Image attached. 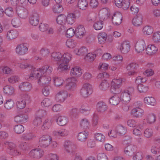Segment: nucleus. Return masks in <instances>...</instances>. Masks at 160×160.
<instances>
[{"label":"nucleus","mask_w":160,"mask_h":160,"mask_svg":"<svg viewBox=\"0 0 160 160\" xmlns=\"http://www.w3.org/2000/svg\"><path fill=\"white\" fill-rule=\"evenodd\" d=\"M52 58L58 62L59 64L58 69L64 70L68 68V64L71 58V55L68 52L65 53L63 55L59 52H53L52 53Z\"/></svg>","instance_id":"obj_1"},{"label":"nucleus","mask_w":160,"mask_h":160,"mask_svg":"<svg viewBox=\"0 0 160 160\" xmlns=\"http://www.w3.org/2000/svg\"><path fill=\"white\" fill-rule=\"evenodd\" d=\"M4 144L8 147L7 152L10 154L16 156L21 154V152L16 148V145L14 143L6 142H4Z\"/></svg>","instance_id":"obj_2"},{"label":"nucleus","mask_w":160,"mask_h":160,"mask_svg":"<svg viewBox=\"0 0 160 160\" xmlns=\"http://www.w3.org/2000/svg\"><path fill=\"white\" fill-rule=\"evenodd\" d=\"M92 87L91 84L88 83H85L81 89L80 93L82 97L87 98L91 94Z\"/></svg>","instance_id":"obj_3"},{"label":"nucleus","mask_w":160,"mask_h":160,"mask_svg":"<svg viewBox=\"0 0 160 160\" xmlns=\"http://www.w3.org/2000/svg\"><path fill=\"white\" fill-rule=\"evenodd\" d=\"M52 140V138L48 135H44L39 140V145L40 147L44 148L48 147Z\"/></svg>","instance_id":"obj_4"},{"label":"nucleus","mask_w":160,"mask_h":160,"mask_svg":"<svg viewBox=\"0 0 160 160\" xmlns=\"http://www.w3.org/2000/svg\"><path fill=\"white\" fill-rule=\"evenodd\" d=\"M66 16L64 15L61 14L58 16L56 20L58 23L61 25L60 28L61 29L65 30L68 28L67 27Z\"/></svg>","instance_id":"obj_5"},{"label":"nucleus","mask_w":160,"mask_h":160,"mask_svg":"<svg viewBox=\"0 0 160 160\" xmlns=\"http://www.w3.org/2000/svg\"><path fill=\"white\" fill-rule=\"evenodd\" d=\"M31 72L29 78L31 79L35 78L39 79L41 76H42V68H36L33 67V68L31 69Z\"/></svg>","instance_id":"obj_6"},{"label":"nucleus","mask_w":160,"mask_h":160,"mask_svg":"<svg viewBox=\"0 0 160 160\" xmlns=\"http://www.w3.org/2000/svg\"><path fill=\"white\" fill-rule=\"evenodd\" d=\"M43 154V151L40 148L32 149L29 153V155L31 157L37 159L41 158Z\"/></svg>","instance_id":"obj_7"},{"label":"nucleus","mask_w":160,"mask_h":160,"mask_svg":"<svg viewBox=\"0 0 160 160\" xmlns=\"http://www.w3.org/2000/svg\"><path fill=\"white\" fill-rule=\"evenodd\" d=\"M146 48L145 43L144 40L139 41L137 42L135 46L136 52L141 53Z\"/></svg>","instance_id":"obj_8"},{"label":"nucleus","mask_w":160,"mask_h":160,"mask_svg":"<svg viewBox=\"0 0 160 160\" xmlns=\"http://www.w3.org/2000/svg\"><path fill=\"white\" fill-rule=\"evenodd\" d=\"M130 46L128 41H124L122 42L120 46V50L122 53L125 54L130 50Z\"/></svg>","instance_id":"obj_9"},{"label":"nucleus","mask_w":160,"mask_h":160,"mask_svg":"<svg viewBox=\"0 0 160 160\" xmlns=\"http://www.w3.org/2000/svg\"><path fill=\"white\" fill-rule=\"evenodd\" d=\"M28 49L26 44L22 43L17 46L16 49V52L19 55H23L26 53Z\"/></svg>","instance_id":"obj_10"},{"label":"nucleus","mask_w":160,"mask_h":160,"mask_svg":"<svg viewBox=\"0 0 160 160\" xmlns=\"http://www.w3.org/2000/svg\"><path fill=\"white\" fill-rule=\"evenodd\" d=\"M112 23L116 25L121 24L122 22V14L119 12H115L112 17Z\"/></svg>","instance_id":"obj_11"},{"label":"nucleus","mask_w":160,"mask_h":160,"mask_svg":"<svg viewBox=\"0 0 160 160\" xmlns=\"http://www.w3.org/2000/svg\"><path fill=\"white\" fill-rule=\"evenodd\" d=\"M86 33V30L83 25H79L75 30L76 36L79 38L83 37L85 35Z\"/></svg>","instance_id":"obj_12"},{"label":"nucleus","mask_w":160,"mask_h":160,"mask_svg":"<svg viewBox=\"0 0 160 160\" xmlns=\"http://www.w3.org/2000/svg\"><path fill=\"white\" fill-rule=\"evenodd\" d=\"M67 96V92L66 91L61 90L56 94V99L58 102H63Z\"/></svg>","instance_id":"obj_13"},{"label":"nucleus","mask_w":160,"mask_h":160,"mask_svg":"<svg viewBox=\"0 0 160 160\" xmlns=\"http://www.w3.org/2000/svg\"><path fill=\"white\" fill-rule=\"evenodd\" d=\"M51 78L49 76L43 75L41 76L38 80V83L40 85H44L45 86H48L51 81Z\"/></svg>","instance_id":"obj_14"},{"label":"nucleus","mask_w":160,"mask_h":160,"mask_svg":"<svg viewBox=\"0 0 160 160\" xmlns=\"http://www.w3.org/2000/svg\"><path fill=\"white\" fill-rule=\"evenodd\" d=\"M39 20L38 14L34 13L31 15L29 18V22L32 26H35L38 24Z\"/></svg>","instance_id":"obj_15"},{"label":"nucleus","mask_w":160,"mask_h":160,"mask_svg":"<svg viewBox=\"0 0 160 160\" xmlns=\"http://www.w3.org/2000/svg\"><path fill=\"white\" fill-rule=\"evenodd\" d=\"M131 93L128 90H126L122 92L121 95V100L124 102H129L131 100Z\"/></svg>","instance_id":"obj_16"},{"label":"nucleus","mask_w":160,"mask_h":160,"mask_svg":"<svg viewBox=\"0 0 160 160\" xmlns=\"http://www.w3.org/2000/svg\"><path fill=\"white\" fill-rule=\"evenodd\" d=\"M146 53L149 55H154L158 51V48L153 45H149L146 48Z\"/></svg>","instance_id":"obj_17"},{"label":"nucleus","mask_w":160,"mask_h":160,"mask_svg":"<svg viewBox=\"0 0 160 160\" xmlns=\"http://www.w3.org/2000/svg\"><path fill=\"white\" fill-rule=\"evenodd\" d=\"M82 73V70L80 68L77 67L72 68L71 70V75L74 77H80Z\"/></svg>","instance_id":"obj_18"},{"label":"nucleus","mask_w":160,"mask_h":160,"mask_svg":"<svg viewBox=\"0 0 160 160\" xmlns=\"http://www.w3.org/2000/svg\"><path fill=\"white\" fill-rule=\"evenodd\" d=\"M133 25L135 26H138L142 23V17L140 14H138L134 17L132 20Z\"/></svg>","instance_id":"obj_19"},{"label":"nucleus","mask_w":160,"mask_h":160,"mask_svg":"<svg viewBox=\"0 0 160 160\" xmlns=\"http://www.w3.org/2000/svg\"><path fill=\"white\" fill-rule=\"evenodd\" d=\"M97 109L98 111L100 112H103L107 109V106L103 102H99L97 105Z\"/></svg>","instance_id":"obj_20"},{"label":"nucleus","mask_w":160,"mask_h":160,"mask_svg":"<svg viewBox=\"0 0 160 160\" xmlns=\"http://www.w3.org/2000/svg\"><path fill=\"white\" fill-rule=\"evenodd\" d=\"M18 16L21 18L25 19L28 15V12L26 9L21 8L17 11Z\"/></svg>","instance_id":"obj_21"},{"label":"nucleus","mask_w":160,"mask_h":160,"mask_svg":"<svg viewBox=\"0 0 160 160\" xmlns=\"http://www.w3.org/2000/svg\"><path fill=\"white\" fill-rule=\"evenodd\" d=\"M32 88L30 83L28 82L22 83L19 86V88L22 91H29Z\"/></svg>","instance_id":"obj_22"},{"label":"nucleus","mask_w":160,"mask_h":160,"mask_svg":"<svg viewBox=\"0 0 160 160\" xmlns=\"http://www.w3.org/2000/svg\"><path fill=\"white\" fill-rule=\"evenodd\" d=\"M143 112V110L139 108H135L133 109L131 111L132 114L137 118L141 116Z\"/></svg>","instance_id":"obj_23"},{"label":"nucleus","mask_w":160,"mask_h":160,"mask_svg":"<svg viewBox=\"0 0 160 160\" xmlns=\"http://www.w3.org/2000/svg\"><path fill=\"white\" fill-rule=\"evenodd\" d=\"M76 81L77 79L74 77L68 78L67 80V83L66 85V86L68 87V89H71L72 87L75 86V82Z\"/></svg>","instance_id":"obj_24"},{"label":"nucleus","mask_w":160,"mask_h":160,"mask_svg":"<svg viewBox=\"0 0 160 160\" xmlns=\"http://www.w3.org/2000/svg\"><path fill=\"white\" fill-rule=\"evenodd\" d=\"M78 6L80 9L86 10L88 7V3L87 0H79Z\"/></svg>","instance_id":"obj_25"},{"label":"nucleus","mask_w":160,"mask_h":160,"mask_svg":"<svg viewBox=\"0 0 160 160\" xmlns=\"http://www.w3.org/2000/svg\"><path fill=\"white\" fill-rule=\"evenodd\" d=\"M107 35L105 32H100L98 35V39L99 42L100 44H103L107 39Z\"/></svg>","instance_id":"obj_26"},{"label":"nucleus","mask_w":160,"mask_h":160,"mask_svg":"<svg viewBox=\"0 0 160 160\" xmlns=\"http://www.w3.org/2000/svg\"><path fill=\"white\" fill-rule=\"evenodd\" d=\"M67 20L66 23L67 25L68 24H72L75 21L76 18L75 15L73 13H70L68 15L66 16Z\"/></svg>","instance_id":"obj_27"},{"label":"nucleus","mask_w":160,"mask_h":160,"mask_svg":"<svg viewBox=\"0 0 160 160\" xmlns=\"http://www.w3.org/2000/svg\"><path fill=\"white\" fill-rule=\"evenodd\" d=\"M74 52L75 53H76L77 55H84L87 54L88 52V49L84 47H81L79 49H75L74 50Z\"/></svg>","instance_id":"obj_28"},{"label":"nucleus","mask_w":160,"mask_h":160,"mask_svg":"<svg viewBox=\"0 0 160 160\" xmlns=\"http://www.w3.org/2000/svg\"><path fill=\"white\" fill-rule=\"evenodd\" d=\"M18 36L17 32L14 30H10L8 32L7 35V38L8 39L11 40L15 39Z\"/></svg>","instance_id":"obj_29"},{"label":"nucleus","mask_w":160,"mask_h":160,"mask_svg":"<svg viewBox=\"0 0 160 160\" xmlns=\"http://www.w3.org/2000/svg\"><path fill=\"white\" fill-rule=\"evenodd\" d=\"M4 92L8 95H11L13 94L14 92V90L13 87L9 86H5L3 88Z\"/></svg>","instance_id":"obj_30"},{"label":"nucleus","mask_w":160,"mask_h":160,"mask_svg":"<svg viewBox=\"0 0 160 160\" xmlns=\"http://www.w3.org/2000/svg\"><path fill=\"white\" fill-rule=\"evenodd\" d=\"M27 119L23 115L19 114L16 116L14 118V121L17 123L25 122Z\"/></svg>","instance_id":"obj_31"},{"label":"nucleus","mask_w":160,"mask_h":160,"mask_svg":"<svg viewBox=\"0 0 160 160\" xmlns=\"http://www.w3.org/2000/svg\"><path fill=\"white\" fill-rule=\"evenodd\" d=\"M64 146L65 150L68 153L72 152L74 148V146L72 145L71 142L69 141H67L65 142Z\"/></svg>","instance_id":"obj_32"},{"label":"nucleus","mask_w":160,"mask_h":160,"mask_svg":"<svg viewBox=\"0 0 160 160\" xmlns=\"http://www.w3.org/2000/svg\"><path fill=\"white\" fill-rule=\"evenodd\" d=\"M14 105V102L12 99H9L6 100L4 103V107L7 109H10L12 108Z\"/></svg>","instance_id":"obj_33"},{"label":"nucleus","mask_w":160,"mask_h":160,"mask_svg":"<svg viewBox=\"0 0 160 160\" xmlns=\"http://www.w3.org/2000/svg\"><path fill=\"white\" fill-rule=\"evenodd\" d=\"M111 85L110 91L113 94H117L121 92L120 87L112 83H111Z\"/></svg>","instance_id":"obj_34"},{"label":"nucleus","mask_w":160,"mask_h":160,"mask_svg":"<svg viewBox=\"0 0 160 160\" xmlns=\"http://www.w3.org/2000/svg\"><path fill=\"white\" fill-rule=\"evenodd\" d=\"M144 100L145 103L154 106L156 103L155 99L152 97H146L145 98Z\"/></svg>","instance_id":"obj_35"},{"label":"nucleus","mask_w":160,"mask_h":160,"mask_svg":"<svg viewBox=\"0 0 160 160\" xmlns=\"http://www.w3.org/2000/svg\"><path fill=\"white\" fill-rule=\"evenodd\" d=\"M18 66L21 69H26L28 70H30L33 68V66L30 64L26 62H22L18 63Z\"/></svg>","instance_id":"obj_36"},{"label":"nucleus","mask_w":160,"mask_h":160,"mask_svg":"<svg viewBox=\"0 0 160 160\" xmlns=\"http://www.w3.org/2000/svg\"><path fill=\"white\" fill-rule=\"evenodd\" d=\"M88 136V134L85 131L80 132L78 133V139L81 142H84L86 140Z\"/></svg>","instance_id":"obj_37"},{"label":"nucleus","mask_w":160,"mask_h":160,"mask_svg":"<svg viewBox=\"0 0 160 160\" xmlns=\"http://www.w3.org/2000/svg\"><path fill=\"white\" fill-rule=\"evenodd\" d=\"M41 68L43 74L46 73V74L49 75L52 71V67L48 65L43 66Z\"/></svg>","instance_id":"obj_38"},{"label":"nucleus","mask_w":160,"mask_h":160,"mask_svg":"<svg viewBox=\"0 0 160 160\" xmlns=\"http://www.w3.org/2000/svg\"><path fill=\"white\" fill-rule=\"evenodd\" d=\"M52 124V122L51 120L47 119L44 122L41 128L43 130L48 129L51 126Z\"/></svg>","instance_id":"obj_39"},{"label":"nucleus","mask_w":160,"mask_h":160,"mask_svg":"<svg viewBox=\"0 0 160 160\" xmlns=\"http://www.w3.org/2000/svg\"><path fill=\"white\" fill-rule=\"evenodd\" d=\"M120 98L117 96H114L112 97L109 100L110 103L113 105H117L119 102Z\"/></svg>","instance_id":"obj_40"},{"label":"nucleus","mask_w":160,"mask_h":160,"mask_svg":"<svg viewBox=\"0 0 160 160\" xmlns=\"http://www.w3.org/2000/svg\"><path fill=\"white\" fill-rule=\"evenodd\" d=\"M57 122L60 126H63L66 123L67 119L64 116H60L58 117L57 119Z\"/></svg>","instance_id":"obj_41"},{"label":"nucleus","mask_w":160,"mask_h":160,"mask_svg":"<svg viewBox=\"0 0 160 160\" xmlns=\"http://www.w3.org/2000/svg\"><path fill=\"white\" fill-rule=\"evenodd\" d=\"M109 86V83L106 80H104L101 83L99 88L101 90L105 91L108 88Z\"/></svg>","instance_id":"obj_42"},{"label":"nucleus","mask_w":160,"mask_h":160,"mask_svg":"<svg viewBox=\"0 0 160 160\" xmlns=\"http://www.w3.org/2000/svg\"><path fill=\"white\" fill-rule=\"evenodd\" d=\"M53 134L55 136H63L67 135V133L65 129H61L58 131H54L53 132Z\"/></svg>","instance_id":"obj_43"},{"label":"nucleus","mask_w":160,"mask_h":160,"mask_svg":"<svg viewBox=\"0 0 160 160\" xmlns=\"http://www.w3.org/2000/svg\"><path fill=\"white\" fill-rule=\"evenodd\" d=\"M53 10L55 13H60L62 11L63 8L61 5L58 3H57L54 5L53 8Z\"/></svg>","instance_id":"obj_44"},{"label":"nucleus","mask_w":160,"mask_h":160,"mask_svg":"<svg viewBox=\"0 0 160 160\" xmlns=\"http://www.w3.org/2000/svg\"><path fill=\"white\" fill-rule=\"evenodd\" d=\"M148 86L144 85H143L140 84H139L138 86V91L140 93L145 92L148 89Z\"/></svg>","instance_id":"obj_45"},{"label":"nucleus","mask_w":160,"mask_h":160,"mask_svg":"<svg viewBox=\"0 0 160 160\" xmlns=\"http://www.w3.org/2000/svg\"><path fill=\"white\" fill-rule=\"evenodd\" d=\"M117 132L120 135H123L125 134L127 132L126 128L122 126H119L117 127Z\"/></svg>","instance_id":"obj_46"},{"label":"nucleus","mask_w":160,"mask_h":160,"mask_svg":"<svg viewBox=\"0 0 160 160\" xmlns=\"http://www.w3.org/2000/svg\"><path fill=\"white\" fill-rule=\"evenodd\" d=\"M14 129V131L18 134H20L24 131V127L21 125H16Z\"/></svg>","instance_id":"obj_47"},{"label":"nucleus","mask_w":160,"mask_h":160,"mask_svg":"<svg viewBox=\"0 0 160 160\" xmlns=\"http://www.w3.org/2000/svg\"><path fill=\"white\" fill-rule=\"evenodd\" d=\"M17 107L19 109H22L26 106V102L24 100H20L16 102Z\"/></svg>","instance_id":"obj_48"},{"label":"nucleus","mask_w":160,"mask_h":160,"mask_svg":"<svg viewBox=\"0 0 160 160\" xmlns=\"http://www.w3.org/2000/svg\"><path fill=\"white\" fill-rule=\"evenodd\" d=\"M148 122L149 124L154 123L156 121L155 115L153 114H150L148 116L147 118Z\"/></svg>","instance_id":"obj_49"},{"label":"nucleus","mask_w":160,"mask_h":160,"mask_svg":"<svg viewBox=\"0 0 160 160\" xmlns=\"http://www.w3.org/2000/svg\"><path fill=\"white\" fill-rule=\"evenodd\" d=\"M11 71V69L7 66L0 67V73L8 74Z\"/></svg>","instance_id":"obj_50"},{"label":"nucleus","mask_w":160,"mask_h":160,"mask_svg":"<svg viewBox=\"0 0 160 160\" xmlns=\"http://www.w3.org/2000/svg\"><path fill=\"white\" fill-rule=\"evenodd\" d=\"M95 138L98 141L103 142L105 141V137L102 134L98 133L95 135Z\"/></svg>","instance_id":"obj_51"},{"label":"nucleus","mask_w":160,"mask_h":160,"mask_svg":"<svg viewBox=\"0 0 160 160\" xmlns=\"http://www.w3.org/2000/svg\"><path fill=\"white\" fill-rule=\"evenodd\" d=\"M133 147L132 145H130L125 148L124 152L128 155L130 156L133 150Z\"/></svg>","instance_id":"obj_52"},{"label":"nucleus","mask_w":160,"mask_h":160,"mask_svg":"<svg viewBox=\"0 0 160 160\" xmlns=\"http://www.w3.org/2000/svg\"><path fill=\"white\" fill-rule=\"evenodd\" d=\"M152 40L154 42L156 43L160 42V32H157L153 33Z\"/></svg>","instance_id":"obj_53"},{"label":"nucleus","mask_w":160,"mask_h":160,"mask_svg":"<svg viewBox=\"0 0 160 160\" xmlns=\"http://www.w3.org/2000/svg\"><path fill=\"white\" fill-rule=\"evenodd\" d=\"M102 24V21H97L94 24L93 27L96 30H99L102 28L103 27Z\"/></svg>","instance_id":"obj_54"},{"label":"nucleus","mask_w":160,"mask_h":160,"mask_svg":"<svg viewBox=\"0 0 160 160\" xmlns=\"http://www.w3.org/2000/svg\"><path fill=\"white\" fill-rule=\"evenodd\" d=\"M66 44L67 46L70 48H73L76 45V42L72 39H68L66 42Z\"/></svg>","instance_id":"obj_55"},{"label":"nucleus","mask_w":160,"mask_h":160,"mask_svg":"<svg viewBox=\"0 0 160 160\" xmlns=\"http://www.w3.org/2000/svg\"><path fill=\"white\" fill-rule=\"evenodd\" d=\"M143 158V154L142 152H138L133 157V160H142Z\"/></svg>","instance_id":"obj_56"},{"label":"nucleus","mask_w":160,"mask_h":160,"mask_svg":"<svg viewBox=\"0 0 160 160\" xmlns=\"http://www.w3.org/2000/svg\"><path fill=\"white\" fill-rule=\"evenodd\" d=\"M143 31L145 34L150 35L153 32V29L151 27L146 26L143 28Z\"/></svg>","instance_id":"obj_57"},{"label":"nucleus","mask_w":160,"mask_h":160,"mask_svg":"<svg viewBox=\"0 0 160 160\" xmlns=\"http://www.w3.org/2000/svg\"><path fill=\"white\" fill-rule=\"evenodd\" d=\"M75 33V31L72 28L68 29L66 32V36L67 38H71L72 37Z\"/></svg>","instance_id":"obj_58"},{"label":"nucleus","mask_w":160,"mask_h":160,"mask_svg":"<svg viewBox=\"0 0 160 160\" xmlns=\"http://www.w3.org/2000/svg\"><path fill=\"white\" fill-rule=\"evenodd\" d=\"M96 57V56L95 54L89 53L87 54L85 58V59L86 61L89 62H92L94 60Z\"/></svg>","instance_id":"obj_59"},{"label":"nucleus","mask_w":160,"mask_h":160,"mask_svg":"<svg viewBox=\"0 0 160 160\" xmlns=\"http://www.w3.org/2000/svg\"><path fill=\"white\" fill-rule=\"evenodd\" d=\"M53 80L54 85L58 87L61 85L63 82V80L60 78H55Z\"/></svg>","instance_id":"obj_60"},{"label":"nucleus","mask_w":160,"mask_h":160,"mask_svg":"<svg viewBox=\"0 0 160 160\" xmlns=\"http://www.w3.org/2000/svg\"><path fill=\"white\" fill-rule=\"evenodd\" d=\"M40 53L42 57H47L49 53V50L46 48H42L40 51Z\"/></svg>","instance_id":"obj_61"},{"label":"nucleus","mask_w":160,"mask_h":160,"mask_svg":"<svg viewBox=\"0 0 160 160\" xmlns=\"http://www.w3.org/2000/svg\"><path fill=\"white\" fill-rule=\"evenodd\" d=\"M78 110L77 108H73L70 112L69 115L72 118H75L78 115Z\"/></svg>","instance_id":"obj_62"},{"label":"nucleus","mask_w":160,"mask_h":160,"mask_svg":"<svg viewBox=\"0 0 160 160\" xmlns=\"http://www.w3.org/2000/svg\"><path fill=\"white\" fill-rule=\"evenodd\" d=\"M130 0H124L121 7L124 10L128 9L130 7Z\"/></svg>","instance_id":"obj_63"},{"label":"nucleus","mask_w":160,"mask_h":160,"mask_svg":"<svg viewBox=\"0 0 160 160\" xmlns=\"http://www.w3.org/2000/svg\"><path fill=\"white\" fill-rule=\"evenodd\" d=\"M98 160H108L107 156L103 153H99L97 156Z\"/></svg>","instance_id":"obj_64"}]
</instances>
